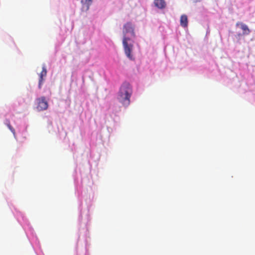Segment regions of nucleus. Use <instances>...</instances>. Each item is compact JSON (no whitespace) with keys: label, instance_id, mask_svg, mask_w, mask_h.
<instances>
[{"label":"nucleus","instance_id":"1","mask_svg":"<svg viewBox=\"0 0 255 255\" xmlns=\"http://www.w3.org/2000/svg\"><path fill=\"white\" fill-rule=\"evenodd\" d=\"M132 94V89L128 83H124L121 86L118 99L124 106L127 107L130 104V98Z\"/></svg>","mask_w":255,"mask_h":255},{"label":"nucleus","instance_id":"2","mask_svg":"<svg viewBox=\"0 0 255 255\" xmlns=\"http://www.w3.org/2000/svg\"><path fill=\"white\" fill-rule=\"evenodd\" d=\"M133 43L134 39H133V42H131V40H127L126 38L123 39V45L125 54L130 60H134L135 59L133 54Z\"/></svg>","mask_w":255,"mask_h":255},{"label":"nucleus","instance_id":"3","mask_svg":"<svg viewBox=\"0 0 255 255\" xmlns=\"http://www.w3.org/2000/svg\"><path fill=\"white\" fill-rule=\"evenodd\" d=\"M123 39L125 38L127 40H131L133 42V39L135 37L134 28L132 24L130 22L126 23L123 26Z\"/></svg>","mask_w":255,"mask_h":255},{"label":"nucleus","instance_id":"4","mask_svg":"<svg viewBox=\"0 0 255 255\" xmlns=\"http://www.w3.org/2000/svg\"><path fill=\"white\" fill-rule=\"evenodd\" d=\"M37 105L36 108L38 111H41L46 110L48 107L47 101L46 100L45 97L42 96L36 99Z\"/></svg>","mask_w":255,"mask_h":255},{"label":"nucleus","instance_id":"5","mask_svg":"<svg viewBox=\"0 0 255 255\" xmlns=\"http://www.w3.org/2000/svg\"><path fill=\"white\" fill-rule=\"evenodd\" d=\"M47 75V70L45 65L42 67V70L39 74V79L38 82V88L41 89L44 81L43 77H45Z\"/></svg>","mask_w":255,"mask_h":255},{"label":"nucleus","instance_id":"6","mask_svg":"<svg viewBox=\"0 0 255 255\" xmlns=\"http://www.w3.org/2000/svg\"><path fill=\"white\" fill-rule=\"evenodd\" d=\"M154 4L159 9H164L166 6V3L164 0H154Z\"/></svg>","mask_w":255,"mask_h":255},{"label":"nucleus","instance_id":"7","mask_svg":"<svg viewBox=\"0 0 255 255\" xmlns=\"http://www.w3.org/2000/svg\"><path fill=\"white\" fill-rule=\"evenodd\" d=\"M236 26H241V28L243 31V34L248 35L250 33V30L249 29L248 26L247 25H246L245 24L242 23V22H238L236 23Z\"/></svg>","mask_w":255,"mask_h":255},{"label":"nucleus","instance_id":"8","mask_svg":"<svg viewBox=\"0 0 255 255\" xmlns=\"http://www.w3.org/2000/svg\"><path fill=\"white\" fill-rule=\"evenodd\" d=\"M180 23L183 27H186L188 26V18L186 15L183 14L181 16Z\"/></svg>","mask_w":255,"mask_h":255},{"label":"nucleus","instance_id":"9","mask_svg":"<svg viewBox=\"0 0 255 255\" xmlns=\"http://www.w3.org/2000/svg\"><path fill=\"white\" fill-rule=\"evenodd\" d=\"M93 0H82L81 2L86 5L87 7V9H88L89 7V6L91 4Z\"/></svg>","mask_w":255,"mask_h":255},{"label":"nucleus","instance_id":"10","mask_svg":"<svg viewBox=\"0 0 255 255\" xmlns=\"http://www.w3.org/2000/svg\"><path fill=\"white\" fill-rule=\"evenodd\" d=\"M8 128L10 130V131L13 133V134H15V130L12 127V126L10 125H8Z\"/></svg>","mask_w":255,"mask_h":255},{"label":"nucleus","instance_id":"11","mask_svg":"<svg viewBox=\"0 0 255 255\" xmlns=\"http://www.w3.org/2000/svg\"><path fill=\"white\" fill-rule=\"evenodd\" d=\"M8 128L10 130V131L13 133V134H15V130L12 127V126L10 125H8Z\"/></svg>","mask_w":255,"mask_h":255},{"label":"nucleus","instance_id":"12","mask_svg":"<svg viewBox=\"0 0 255 255\" xmlns=\"http://www.w3.org/2000/svg\"><path fill=\"white\" fill-rule=\"evenodd\" d=\"M6 125L8 127V125H10V121L8 120H6Z\"/></svg>","mask_w":255,"mask_h":255}]
</instances>
